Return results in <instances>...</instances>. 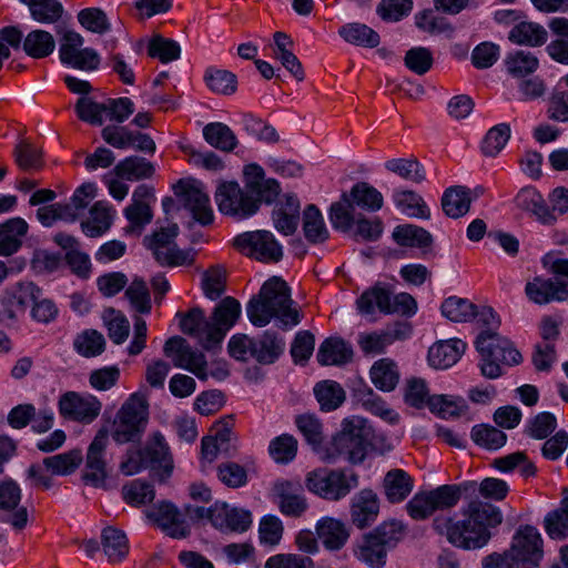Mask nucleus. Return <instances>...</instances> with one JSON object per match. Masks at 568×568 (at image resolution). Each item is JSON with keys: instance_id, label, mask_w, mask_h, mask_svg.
<instances>
[{"instance_id": "f257e3e1", "label": "nucleus", "mask_w": 568, "mask_h": 568, "mask_svg": "<svg viewBox=\"0 0 568 568\" xmlns=\"http://www.w3.org/2000/svg\"><path fill=\"white\" fill-rule=\"evenodd\" d=\"M463 519L438 516L433 521L434 529L455 547L479 549L491 538V528L503 523L500 509L478 498L471 499L462 509Z\"/></svg>"}, {"instance_id": "f03ea898", "label": "nucleus", "mask_w": 568, "mask_h": 568, "mask_svg": "<svg viewBox=\"0 0 568 568\" xmlns=\"http://www.w3.org/2000/svg\"><path fill=\"white\" fill-rule=\"evenodd\" d=\"M240 314L239 301L229 296L216 305L210 318L200 307H194L186 314L178 313V316H181V331L194 337L204 349L211 351L220 345Z\"/></svg>"}, {"instance_id": "7ed1b4c3", "label": "nucleus", "mask_w": 568, "mask_h": 568, "mask_svg": "<svg viewBox=\"0 0 568 568\" xmlns=\"http://www.w3.org/2000/svg\"><path fill=\"white\" fill-rule=\"evenodd\" d=\"M292 303L287 284L278 277H272L247 303L246 313L251 323L257 327L267 325L273 317L278 318L284 326H295L301 318Z\"/></svg>"}, {"instance_id": "20e7f679", "label": "nucleus", "mask_w": 568, "mask_h": 568, "mask_svg": "<svg viewBox=\"0 0 568 568\" xmlns=\"http://www.w3.org/2000/svg\"><path fill=\"white\" fill-rule=\"evenodd\" d=\"M371 446V428L359 417L345 418L341 430L320 452L321 460L334 464L339 458L356 465L364 462Z\"/></svg>"}, {"instance_id": "39448f33", "label": "nucleus", "mask_w": 568, "mask_h": 568, "mask_svg": "<svg viewBox=\"0 0 568 568\" xmlns=\"http://www.w3.org/2000/svg\"><path fill=\"white\" fill-rule=\"evenodd\" d=\"M475 347L480 354V372L483 376L495 379L503 375L501 364L518 365L521 354L513 343L491 329H483L475 341Z\"/></svg>"}, {"instance_id": "423d86ee", "label": "nucleus", "mask_w": 568, "mask_h": 568, "mask_svg": "<svg viewBox=\"0 0 568 568\" xmlns=\"http://www.w3.org/2000/svg\"><path fill=\"white\" fill-rule=\"evenodd\" d=\"M358 486V475L341 468H316L305 476V487L328 501H338Z\"/></svg>"}, {"instance_id": "0eeeda50", "label": "nucleus", "mask_w": 568, "mask_h": 568, "mask_svg": "<svg viewBox=\"0 0 568 568\" xmlns=\"http://www.w3.org/2000/svg\"><path fill=\"white\" fill-rule=\"evenodd\" d=\"M149 419V402L145 395L134 393L122 404L114 422L112 437L119 444L133 442L144 432Z\"/></svg>"}, {"instance_id": "6e6552de", "label": "nucleus", "mask_w": 568, "mask_h": 568, "mask_svg": "<svg viewBox=\"0 0 568 568\" xmlns=\"http://www.w3.org/2000/svg\"><path fill=\"white\" fill-rule=\"evenodd\" d=\"M176 224L161 229L151 237H145L148 247L152 251L154 258L162 266L189 265L193 262V255L190 251L180 250L174 240L178 235Z\"/></svg>"}, {"instance_id": "1a4fd4ad", "label": "nucleus", "mask_w": 568, "mask_h": 568, "mask_svg": "<svg viewBox=\"0 0 568 568\" xmlns=\"http://www.w3.org/2000/svg\"><path fill=\"white\" fill-rule=\"evenodd\" d=\"M234 247L246 256L261 262H278L283 256L282 246L270 231L244 232L234 239Z\"/></svg>"}, {"instance_id": "9d476101", "label": "nucleus", "mask_w": 568, "mask_h": 568, "mask_svg": "<svg viewBox=\"0 0 568 568\" xmlns=\"http://www.w3.org/2000/svg\"><path fill=\"white\" fill-rule=\"evenodd\" d=\"M507 564L538 566L542 558V539L532 526H523L515 534L509 550L499 554Z\"/></svg>"}, {"instance_id": "9b49d317", "label": "nucleus", "mask_w": 568, "mask_h": 568, "mask_svg": "<svg viewBox=\"0 0 568 568\" xmlns=\"http://www.w3.org/2000/svg\"><path fill=\"white\" fill-rule=\"evenodd\" d=\"M215 201L221 213L240 220L257 212L256 201L237 182H222L215 191Z\"/></svg>"}, {"instance_id": "f8f14e48", "label": "nucleus", "mask_w": 568, "mask_h": 568, "mask_svg": "<svg viewBox=\"0 0 568 568\" xmlns=\"http://www.w3.org/2000/svg\"><path fill=\"white\" fill-rule=\"evenodd\" d=\"M83 38L75 31L67 30L59 48L60 61L73 69L91 72L99 69L101 58L92 48H83Z\"/></svg>"}, {"instance_id": "ddd939ff", "label": "nucleus", "mask_w": 568, "mask_h": 568, "mask_svg": "<svg viewBox=\"0 0 568 568\" xmlns=\"http://www.w3.org/2000/svg\"><path fill=\"white\" fill-rule=\"evenodd\" d=\"M58 409L63 418L88 425L100 415L102 403L92 394L69 390L59 397Z\"/></svg>"}, {"instance_id": "4468645a", "label": "nucleus", "mask_w": 568, "mask_h": 568, "mask_svg": "<svg viewBox=\"0 0 568 568\" xmlns=\"http://www.w3.org/2000/svg\"><path fill=\"white\" fill-rule=\"evenodd\" d=\"M163 353L171 358L173 365L193 373L199 379H207V362L205 355L190 346L181 336L170 337L163 347Z\"/></svg>"}, {"instance_id": "2eb2a0df", "label": "nucleus", "mask_w": 568, "mask_h": 568, "mask_svg": "<svg viewBox=\"0 0 568 568\" xmlns=\"http://www.w3.org/2000/svg\"><path fill=\"white\" fill-rule=\"evenodd\" d=\"M109 442L108 430L100 429L90 444L82 479L85 485L103 487L108 476L105 450Z\"/></svg>"}, {"instance_id": "dca6fc26", "label": "nucleus", "mask_w": 568, "mask_h": 568, "mask_svg": "<svg viewBox=\"0 0 568 568\" xmlns=\"http://www.w3.org/2000/svg\"><path fill=\"white\" fill-rule=\"evenodd\" d=\"M243 175L245 190L256 201L257 211L261 203L271 204L278 196L281 192L278 182L275 179L266 178L260 165H245Z\"/></svg>"}, {"instance_id": "f3484780", "label": "nucleus", "mask_w": 568, "mask_h": 568, "mask_svg": "<svg viewBox=\"0 0 568 568\" xmlns=\"http://www.w3.org/2000/svg\"><path fill=\"white\" fill-rule=\"evenodd\" d=\"M21 489L13 480H6L0 484V511L1 519L20 531L28 524V509L20 505Z\"/></svg>"}, {"instance_id": "a211bd4d", "label": "nucleus", "mask_w": 568, "mask_h": 568, "mask_svg": "<svg viewBox=\"0 0 568 568\" xmlns=\"http://www.w3.org/2000/svg\"><path fill=\"white\" fill-rule=\"evenodd\" d=\"M272 493L283 515L301 517L308 508L306 497L298 483L277 480L273 485Z\"/></svg>"}, {"instance_id": "6ab92c4d", "label": "nucleus", "mask_w": 568, "mask_h": 568, "mask_svg": "<svg viewBox=\"0 0 568 568\" xmlns=\"http://www.w3.org/2000/svg\"><path fill=\"white\" fill-rule=\"evenodd\" d=\"M148 517L172 538L182 539L190 535L189 526L171 503L162 501L154 506L148 511Z\"/></svg>"}, {"instance_id": "aec40b11", "label": "nucleus", "mask_w": 568, "mask_h": 568, "mask_svg": "<svg viewBox=\"0 0 568 568\" xmlns=\"http://www.w3.org/2000/svg\"><path fill=\"white\" fill-rule=\"evenodd\" d=\"M211 524L222 530L243 532L252 525V514L225 503H215L211 506Z\"/></svg>"}, {"instance_id": "412c9836", "label": "nucleus", "mask_w": 568, "mask_h": 568, "mask_svg": "<svg viewBox=\"0 0 568 568\" xmlns=\"http://www.w3.org/2000/svg\"><path fill=\"white\" fill-rule=\"evenodd\" d=\"M525 293L530 302L544 305L554 301L567 300L568 285L560 281L536 276L532 281L527 282Z\"/></svg>"}, {"instance_id": "4be33fe9", "label": "nucleus", "mask_w": 568, "mask_h": 568, "mask_svg": "<svg viewBox=\"0 0 568 568\" xmlns=\"http://www.w3.org/2000/svg\"><path fill=\"white\" fill-rule=\"evenodd\" d=\"M41 296V290L32 282H20L6 291L2 304L10 318L24 314Z\"/></svg>"}, {"instance_id": "5701e85b", "label": "nucleus", "mask_w": 568, "mask_h": 568, "mask_svg": "<svg viewBox=\"0 0 568 568\" xmlns=\"http://www.w3.org/2000/svg\"><path fill=\"white\" fill-rule=\"evenodd\" d=\"M378 511V497L373 490L363 489L353 497L351 517L357 528L369 526L377 518Z\"/></svg>"}, {"instance_id": "b1692460", "label": "nucleus", "mask_w": 568, "mask_h": 568, "mask_svg": "<svg viewBox=\"0 0 568 568\" xmlns=\"http://www.w3.org/2000/svg\"><path fill=\"white\" fill-rule=\"evenodd\" d=\"M466 346L459 338L437 342L428 351V362L439 369L452 367L464 354Z\"/></svg>"}, {"instance_id": "393cba45", "label": "nucleus", "mask_w": 568, "mask_h": 568, "mask_svg": "<svg viewBox=\"0 0 568 568\" xmlns=\"http://www.w3.org/2000/svg\"><path fill=\"white\" fill-rule=\"evenodd\" d=\"M476 481H466L460 485H442L427 491L434 510H447L454 508L462 498V493L475 494Z\"/></svg>"}, {"instance_id": "a878e982", "label": "nucleus", "mask_w": 568, "mask_h": 568, "mask_svg": "<svg viewBox=\"0 0 568 568\" xmlns=\"http://www.w3.org/2000/svg\"><path fill=\"white\" fill-rule=\"evenodd\" d=\"M300 209V201L295 195H285L273 212L275 229L284 235H292L298 225Z\"/></svg>"}, {"instance_id": "bb28decb", "label": "nucleus", "mask_w": 568, "mask_h": 568, "mask_svg": "<svg viewBox=\"0 0 568 568\" xmlns=\"http://www.w3.org/2000/svg\"><path fill=\"white\" fill-rule=\"evenodd\" d=\"M184 206L192 213L194 220L203 225L213 221V210L209 195L197 184L186 185L183 190Z\"/></svg>"}, {"instance_id": "cd10ccee", "label": "nucleus", "mask_w": 568, "mask_h": 568, "mask_svg": "<svg viewBox=\"0 0 568 568\" xmlns=\"http://www.w3.org/2000/svg\"><path fill=\"white\" fill-rule=\"evenodd\" d=\"M515 204L518 209L530 212L540 223L552 225V215L548 212L542 195L531 186L523 187L515 196Z\"/></svg>"}, {"instance_id": "c85d7f7f", "label": "nucleus", "mask_w": 568, "mask_h": 568, "mask_svg": "<svg viewBox=\"0 0 568 568\" xmlns=\"http://www.w3.org/2000/svg\"><path fill=\"white\" fill-rule=\"evenodd\" d=\"M148 466L153 469H162L170 475L173 469V460L170 448L161 433H154L143 449Z\"/></svg>"}, {"instance_id": "c756f323", "label": "nucleus", "mask_w": 568, "mask_h": 568, "mask_svg": "<svg viewBox=\"0 0 568 568\" xmlns=\"http://www.w3.org/2000/svg\"><path fill=\"white\" fill-rule=\"evenodd\" d=\"M28 232V224L21 217H13L0 224V255L10 256L16 253Z\"/></svg>"}, {"instance_id": "7c9ffc66", "label": "nucleus", "mask_w": 568, "mask_h": 568, "mask_svg": "<svg viewBox=\"0 0 568 568\" xmlns=\"http://www.w3.org/2000/svg\"><path fill=\"white\" fill-rule=\"evenodd\" d=\"M352 347L339 337H328L321 345L317 351V362L321 365H344L352 359Z\"/></svg>"}, {"instance_id": "2f4dec72", "label": "nucleus", "mask_w": 568, "mask_h": 568, "mask_svg": "<svg viewBox=\"0 0 568 568\" xmlns=\"http://www.w3.org/2000/svg\"><path fill=\"white\" fill-rule=\"evenodd\" d=\"M285 341L276 332L266 331L262 336L255 338L253 346V358L260 364H273L283 354Z\"/></svg>"}, {"instance_id": "473e14b6", "label": "nucleus", "mask_w": 568, "mask_h": 568, "mask_svg": "<svg viewBox=\"0 0 568 568\" xmlns=\"http://www.w3.org/2000/svg\"><path fill=\"white\" fill-rule=\"evenodd\" d=\"M316 531L324 546L331 550L341 549L349 537L346 525L332 517L322 518L316 525Z\"/></svg>"}, {"instance_id": "72a5a7b5", "label": "nucleus", "mask_w": 568, "mask_h": 568, "mask_svg": "<svg viewBox=\"0 0 568 568\" xmlns=\"http://www.w3.org/2000/svg\"><path fill=\"white\" fill-rule=\"evenodd\" d=\"M471 201V190L455 185L445 190L442 196V207L447 216L458 219L469 212Z\"/></svg>"}, {"instance_id": "f704fd0d", "label": "nucleus", "mask_w": 568, "mask_h": 568, "mask_svg": "<svg viewBox=\"0 0 568 568\" xmlns=\"http://www.w3.org/2000/svg\"><path fill=\"white\" fill-rule=\"evenodd\" d=\"M508 39L518 45L541 47L547 42V30L537 22L521 21L509 31Z\"/></svg>"}, {"instance_id": "c9c22d12", "label": "nucleus", "mask_w": 568, "mask_h": 568, "mask_svg": "<svg viewBox=\"0 0 568 568\" xmlns=\"http://www.w3.org/2000/svg\"><path fill=\"white\" fill-rule=\"evenodd\" d=\"M55 40L53 36L42 29L31 30L23 39V52L33 59H44L53 53Z\"/></svg>"}, {"instance_id": "e433bc0d", "label": "nucleus", "mask_w": 568, "mask_h": 568, "mask_svg": "<svg viewBox=\"0 0 568 568\" xmlns=\"http://www.w3.org/2000/svg\"><path fill=\"white\" fill-rule=\"evenodd\" d=\"M112 219V207L99 201L90 209V217L81 223L82 231L90 237H98L110 229Z\"/></svg>"}, {"instance_id": "4c0bfd02", "label": "nucleus", "mask_w": 568, "mask_h": 568, "mask_svg": "<svg viewBox=\"0 0 568 568\" xmlns=\"http://www.w3.org/2000/svg\"><path fill=\"white\" fill-rule=\"evenodd\" d=\"M413 478L403 469H392L384 478V489L388 501L400 503L412 493Z\"/></svg>"}, {"instance_id": "58836bf2", "label": "nucleus", "mask_w": 568, "mask_h": 568, "mask_svg": "<svg viewBox=\"0 0 568 568\" xmlns=\"http://www.w3.org/2000/svg\"><path fill=\"white\" fill-rule=\"evenodd\" d=\"M339 37L347 43L364 47L376 48L379 44V34L371 27L359 22H351L338 29Z\"/></svg>"}, {"instance_id": "ea45409f", "label": "nucleus", "mask_w": 568, "mask_h": 568, "mask_svg": "<svg viewBox=\"0 0 568 568\" xmlns=\"http://www.w3.org/2000/svg\"><path fill=\"white\" fill-rule=\"evenodd\" d=\"M390 292L381 283L375 284L371 288L362 293L357 298V310L363 315H371L377 307L379 312H389Z\"/></svg>"}, {"instance_id": "a19ab883", "label": "nucleus", "mask_w": 568, "mask_h": 568, "mask_svg": "<svg viewBox=\"0 0 568 568\" xmlns=\"http://www.w3.org/2000/svg\"><path fill=\"white\" fill-rule=\"evenodd\" d=\"M388 550L373 536L366 534L355 549L356 558L371 568H383Z\"/></svg>"}, {"instance_id": "79ce46f5", "label": "nucleus", "mask_w": 568, "mask_h": 568, "mask_svg": "<svg viewBox=\"0 0 568 568\" xmlns=\"http://www.w3.org/2000/svg\"><path fill=\"white\" fill-rule=\"evenodd\" d=\"M115 175L128 181L149 179L154 173L153 164L141 156H128L113 169Z\"/></svg>"}, {"instance_id": "37998d69", "label": "nucleus", "mask_w": 568, "mask_h": 568, "mask_svg": "<svg viewBox=\"0 0 568 568\" xmlns=\"http://www.w3.org/2000/svg\"><path fill=\"white\" fill-rule=\"evenodd\" d=\"M203 136L211 146L223 152H231L239 144L235 133L222 122L206 124L203 128Z\"/></svg>"}, {"instance_id": "c03bdc74", "label": "nucleus", "mask_w": 568, "mask_h": 568, "mask_svg": "<svg viewBox=\"0 0 568 568\" xmlns=\"http://www.w3.org/2000/svg\"><path fill=\"white\" fill-rule=\"evenodd\" d=\"M372 383L383 392L393 390L399 381L397 365L390 358H382L369 371Z\"/></svg>"}, {"instance_id": "a18cd8bd", "label": "nucleus", "mask_w": 568, "mask_h": 568, "mask_svg": "<svg viewBox=\"0 0 568 568\" xmlns=\"http://www.w3.org/2000/svg\"><path fill=\"white\" fill-rule=\"evenodd\" d=\"M303 232L306 240L313 244L323 243L328 239V230L321 211L314 205L306 206L303 213Z\"/></svg>"}, {"instance_id": "49530a36", "label": "nucleus", "mask_w": 568, "mask_h": 568, "mask_svg": "<svg viewBox=\"0 0 568 568\" xmlns=\"http://www.w3.org/2000/svg\"><path fill=\"white\" fill-rule=\"evenodd\" d=\"M354 206L369 212L382 209L384 199L382 193L366 182H358L347 193Z\"/></svg>"}, {"instance_id": "de8ad7c7", "label": "nucleus", "mask_w": 568, "mask_h": 568, "mask_svg": "<svg viewBox=\"0 0 568 568\" xmlns=\"http://www.w3.org/2000/svg\"><path fill=\"white\" fill-rule=\"evenodd\" d=\"M102 547L110 562L121 561L129 552V542L125 534L114 527L103 529Z\"/></svg>"}, {"instance_id": "09e8293b", "label": "nucleus", "mask_w": 568, "mask_h": 568, "mask_svg": "<svg viewBox=\"0 0 568 568\" xmlns=\"http://www.w3.org/2000/svg\"><path fill=\"white\" fill-rule=\"evenodd\" d=\"M393 199L397 209L409 217L428 219L430 215L423 197L414 191H395Z\"/></svg>"}, {"instance_id": "8fccbe9b", "label": "nucleus", "mask_w": 568, "mask_h": 568, "mask_svg": "<svg viewBox=\"0 0 568 568\" xmlns=\"http://www.w3.org/2000/svg\"><path fill=\"white\" fill-rule=\"evenodd\" d=\"M29 7L32 19L42 24L57 23L63 16L59 0H21Z\"/></svg>"}, {"instance_id": "3c124183", "label": "nucleus", "mask_w": 568, "mask_h": 568, "mask_svg": "<svg viewBox=\"0 0 568 568\" xmlns=\"http://www.w3.org/2000/svg\"><path fill=\"white\" fill-rule=\"evenodd\" d=\"M315 397L324 412H332L338 408L345 400V390L334 381H323L314 387Z\"/></svg>"}, {"instance_id": "603ef678", "label": "nucleus", "mask_w": 568, "mask_h": 568, "mask_svg": "<svg viewBox=\"0 0 568 568\" xmlns=\"http://www.w3.org/2000/svg\"><path fill=\"white\" fill-rule=\"evenodd\" d=\"M355 206L347 193H343L339 201L334 202L329 207V221L335 230L348 232L356 223Z\"/></svg>"}, {"instance_id": "864d4df0", "label": "nucleus", "mask_w": 568, "mask_h": 568, "mask_svg": "<svg viewBox=\"0 0 568 568\" xmlns=\"http://www.w3.org/2000/svg\"><path fill=\"white\" fill-rule=\"evenodd\" d=\"M393 237L395 242L400 246H412V247H428L433 242V237L425 229L413 225L405 224L398 225L394 229Z\"/></svg>"}, {"instance_id": "5fc2aeb1", "label": "nucleus", "mask_w": 568, "mask_h": 568, "mask_svg": "<svg viewBox=\"0 0 568 568\" xmlns=\"http://www.w3.org/2000/svg\"><path fill=\"white\" fill-rule=\"evenodd\" d=\"M80 449H72L43 459V466L52 475L65 476L72 474L82 463Z\"/></svg>"}, {"instance_id": "6e6d98bb", "label": "nucleus", "mask_w": 568, "mask_h": 568, "mask_svg": "<svg viewBox=\"0 0 568 568\" xmlns=\"http://www.w3.org/2000/svg\"><path fill=\"white\" fill-rule=\"evenodd\" d=\"M368 534L390 551L404 539L406 527L400 520L392 519L382 523Z\"/></svg>"}, {"instance_id": "4d7b16f0", "label": "nucleus", "mask_w": 568, "mask_h": 568, "mask_svg": "<svg viewBox=\"0 0 568 568\" xmlns=\"http://www.w3.org/2000/svg\"><path fill=\"white\" fill-rule=\"evenodd\" d=\"M385 168L404 180L422 183L426 179L424 166L416 158L392 159L385 163Z\"/></svg>"}, {"instance_id": "13d9d810", "label": "nucleus", "mask_w": 568, "mask_h": 568, "mask_svg": "<svg viewBox=\"0 0 568 568\" xmlns=\"http://www.w3.org/2000/svg\"><path fill=\"white\" fill-rule=\"evenodd\" d=\"M505 65L511 75L523 78L538 69L539 60L529 51L518 50L507 55Z\"/></svg>"}, {"instance_id": "bf43d9fd", "label": "nucleus", "mask_w": 568, "mask_h": 568, "mask_svg": "<svg viewBox=\"0 0 568 568\" xmlns=\"http://www.w3.org/2000/svg\"><path fill=\"white\" fill-rule=\"evenodd\" d=\"M545 529L552 539L568 537V497H565L560 506L545 517Z\"/></svg>"}, {"instance_id": "052dcab7", "label": "nucleus", "mask_w": 568, "mask_h": 568, "mask_svg": "<svg viewBox=\"0 0 568 568\" xmlns=\"http://www.w3.org/2000/svg\"><path fill=\"white\" fill-rule=\"evenodd\" d=\"M429 408L444 418H456L465 415L468 406L465 399L460 397L434 395L429 399Z\"/></svg>"}, {"instance_id": "680f3d73", "label": "nucleus", "mask_w": 568, "mask_h": 568, "mask_svg": "<svg viewBox=\"0 0 568 568\" xmlns=\"http://www.w3.org/2000/svg\"><path fill=\"white\" fill-rule=\"evenodd\" d=\"M13 156L17 164L22 170L38 171L43 166L41 149L37 148L27 140H22L16 145L13 150Z\"/></svg>"}, {"instance_id": "e2e57ef3", "label": "nucleus", "mask_w": 568, "mask_h": 568, "mask_svg": "<svg viewBox=\"0 0 568 568\" xmlns=\"http://www.w3.org/2000/svg\"><path fill=\"white\" fill-rule=\"evenodd\" d=\"M295 424L306 442L320 454L324 448L322 447L323 427L321 422L314 415L303 414L295 418Z\"/></svg>"}, {"instance_id": "0e129e2a", "label": "nucleus", "mask_w": 568, "mask_h": 568, "mask_svg": "<svg viewBox=\"0 0 568 568\" xmlns=\"http://www.w3.org/2000/svg\"><path fill=\"white\" fill-rule=\"evenodd\" d=\"M476 306L466 298L452 296L442 304V314L453 322H467L475 316Z\"/></svg>"}, {"instance_id": "69168bd1", "label": "nucleus", "mask_w": 568, "mask_h": 568, "mask_svg": "<svg viewBox=\"0 0 568 568\" xmlns=\"http://www.w3.org/2000/svg\"><path fill=\"white\" fill-rule=\"evenodd\" d=\"M207 87L219 94H232L236 91V75L221 69H207L204 75Z\"/></svg>"}, {"instance_id": "338daca9", "label": "nucleus", "mask_w": 568, "mask_h": 568, "mask_svg": "<svg viewBox=\"0 0 568 568\" xmlns=\"http://www.w3.org/2000/svg\"><path fill=\"white\" fill-rule=\"evenodd\" d=\"M413 10V0H382L376 7L377 16L385 22H398Z\"/></svg>"}, {"instance_id": "774afa93", "label": "nucleus", "mask_w": 568, "mask_h": 568, "mask_svg": "<svg viewBox=\"0 0 568 568\" xmlns=\"http://www.w3.org/2000/svg\"><path fill=\"white\" fill-rule=\"evenodd\" d=\"M74 348L84 357H94L104 351L105 339L101 333L88 329L77 336Z\"/></svg>"}]
</instances>
